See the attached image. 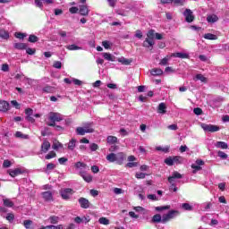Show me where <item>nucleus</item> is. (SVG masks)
Returning a JSON list of instances; mask_svg holds the SVG:
<instances>
[{"label": "nucleus", "mask_w": 229, "mask_h": 229, "mask_svg": "<svg viewBox=\"0 0 229 229\" xmlns=\"http://www.w3.org/2000/svg\"><path fill=\"white\" fill-rule=\"evenodd\" d=\"M77 135H85V133H94V123H83V127L76 128Z\"/></svg>", "instance_id": "1"}, {"label": "nucleus", "mask_w": 229, "mask_h": 229, "mask_svg": "<svg viewBox=\"0 0 229 229\" xmlns=\"http://www.w3.org/2000/svg\"><path fill=\"white\" fill-rule=\"evenodd\" d=\"M155 30H150L147 33V38L142 43L143 47H151L153 49V46H155Z\"/></svg>", "instance_id": "2"}, {"label": "nucleus", "mask_w": 229, "mask_h": 229, "mask_svg": "<svg viewBox=\"0 0 229 229\" xmlns=\"http://www.w3.org/2000/svg\"><path fill=\"white\" fill-rule=\"evenodd\" d=\"M48 119L50 122L47 123V126H56L55 123H60V121H64L62 114L58 113H50Z\"/></svg>", "instance_id": "3"}, {"label": "nucleus", "mask_w": 229, "mask_h": 229, "mask_svg": "<svg viewBox=\"0 0 229 229\" xmlns=\"http://www.w3.org/2000/svg\"><path fill=\"white\" fill-rule=\"evenodd\" d=\"M201 128L204 130V131H209L210 133H214V132L219 131V130H221V128L217 125L207 124V123H203L201 125Z\"/></svg>", "instance_id": "4"}, {"label": "nucleus", "mask_w": 229, "mask_h": 229, "mask_svg": "<svg viewBox=\"0 0 229 229\" xmlns=\"http://www.w3.org/2000/svg\"><path fill=\"white\" fill-rule=\"evenodd\" d=\"M205 165V162L201 159H198L195 164H192L191 169H193V171H192L193 174H196V173H198V171H201L200 165Z\"/></svg>", "instance_id": "5"}, {"label": "nucleus", "mask_w": 229, "mask_h": 229, "mask_svg": "<svg viewBox=\"0 0 229 229\" xmlns=\"http://www.w3.org/2000/svg\"><path fill=\"white\" fill-rule=\"evenodd\" d=\"M72 192H73L72 189L66 188L60 191L61 198L63 199H69L71 198V196H72Z\"/></svg>", "instance_id": "6"}, {"label": "nucleus", "mask_w": 229, "mask_h": 229, "mask_svg": "<svg viewBox=\"0 0 229 229\" xmlns=\"http://www.w3.org/2000/svg\"><path fill=\"white\" fill-rule=\"evenodd\" d=\"M183 15L185 17L186 22H193L194 21L195 17L191 9H186L183 12Z\"/></svg>", "instance_id": "7"}, {"label": "nucleus", "mask_w": 229, "mask_h": 229, "mask_svg": "<svg viewBox=\"0 0 229 229\" xmlns=\"http://www.w3.org/2000/svg\"><path fill=\"white\" fill-rule=\"evenodd\" d=\"M79 203L81 208H89L90 207V201L83 197L79 199Z\"/></svg>", "instance_id": "8"}, {"label": "nucleus", "mask_w": 229, "mask_h": 229, "mask_svg": "<svg viewBox=\"0 0 229 229\" xmlns=\"http://www.w3.org/2000/svg\"><path fill=\"white\" fill-rule=\"evenodd\" d=\"M182 178V176L180 173L174 172L172 174V176L168 177V182H169V183H174V180H180Z\"/></svg>", "instance_id": "9"}, {"label": "nucleus", "mask_w": 229, "mask_h": 229, "mask_svg": "<svg viewBox=\"0 0 229 229\" xmlns=\"http://www.w3.org/2000/svg\"><path fill=\"white\" fill-rule=\"evenodd\" d=\"M50 148L51 143L45 140L41 145V153H47Z\"/></svg>", "instance_id": "10"}, {"label": "nucleus", "mask_w": 229, "mask_h": 229, "mask_svg": "<svg viewBox=\"0 0 229 229\" xmlns=\"http://www.w3.org/2000/svg\"><path fill=\"white\" fill-rule=\"evenodd\" d=\"M79 174L87 182V183H90V182H92V175L87 174V172L81 171Z\"/></svg>", "instance_id": "11"}, {"label": "nucleus", "mask_w": 229, "mask_h": 229, "mask_svg": "<svg viewBox=\"0 0 229 229\" xmlns=\"http://www.w3.org/2000/svg\"><path fill=\"white\" fill-rule=\"evenodd\" d=\"M10 104L4 100H0V112H8Z\"/></svg>", "instance_id": "12"}, {"label": "nucleus", "mask_w": 229, "mask_h": 229, "mask_svg": "<svg viewBox=\"0 0 229 229\" xmlns=\"http://www.w3.org/2000/svg\"><path fill=\"white\" fill-rule=\"evenodd\" d=\"M79 13L80 15L87 17V15H89V7H87V5H80Z\"/></svg>", "instance_id": "13"}, {"label": "nucleus", "mask_w": 229, "mask_h": 229, "mask_svg": "<svg viewBox=\"0 0 229 229\" xmlns=\"http://www.w3.org/2000/svg\"><path fill=\"white\" fill-rule=\"evenodd\" d=\"M45 201H53V192L50 191L41 193Z\"/></svg>", "instance_id": "14"}, {"label": "nucleus", "mask_w": 229, "mask_h": 229, "mask_svg": "<svg viewBox=\"0 0 229 229\" xmlns=\"http://www.w3.org/2000/svg\"><path fill=\"white\" fill-rule=\"evenodd\" d=\"M8 173L10 176H12V178H15V176H19V174H22V170L21 168H16L13 170H9Z\"/></svg>", "instance_id": "15"}, {"label": "nucleus", "mask_w": 229, "mask_h": 229, "mask_svg": "<svg viewBox=\"0 0 229 229\" xmlns=\"http://www.w3.org/2000/svg\"><path fill=\"white\" fill-rule=\"evenodd\" d=\"M115 158L117 164H123V162H124V158H126V155L123 152H119L116 154Z\"/></svg>", "instance_id": "16"}, {"label": "nucleus", "mask_w": 229, "mask_h": 229, "mask_svg": "<svg viewBox=\"0 0 229 229\" xmlns=\"http://www.w3.org/2000/svg\"><path fill=\"white\" fill-rule=\"evenodd\" d=\"M157 112L158 114H166L167 106H165V103L162 102L158 105Z\"/></svg>", "instance_id": "17"}, {"label": "nucleus", "mask_w": 229, "mask_h": 229, "mask_svg": "<svg viewBox=\"0 0 229 229\" xmlns=\"http://www.w3.org/2000/svg\"><path fill=\"white\" fill-rule=\"evenodd\" d=\"M193 80H194V81H199L202 83H207L208 81L207 77L203 76V74H201V73H198Z\"/></svg>", "instance_id": "18"}, {"label": "nucleus", "mask_w": 229, "mask_h": 229, "mask_svg": "<svg viewBox=\"0 0 229 229\" xmlns=\"http://www.w3.org/2000/svg\"><path fill=\"white\" fill-rule=\"evenodd\" d=\"M168 216V219H174V217H177V216H180V211L178 210H170L169 212L166 213Z\"/></svg>", "instance_id": "19"}, {"label": "nucleus", "mask_w": 229, "mask_h": 229, "mask_svg": "<svg viewBox=\"0 0 229 229\" xmlns=\"http://www.w3.org/2000/svg\"><path fill=\"white\" fill-rule=\"evenodd\" d=\"M171 56H173V58H189V54L177 52L172 54Z\"/></svg>", "instance_id": "20"}, {"label": "nucleus", "mask_w": 229, "mask_h": 229, "mask_svg": "<svg viewBox=\"0 0 229 229\" xmlns=\"http://www.w3.org/2000/svg\"><path fill=\"white\" fill-rule=\"evenodd\" d=\"M106 142L107 144H109L110 146L114 145V144H117L118 142V140H117V137L115 136H108L106 138Z\"/></svg>", "instance_id": "21"}, {"label": "nucleus", "mask_w": 229, "mask_h": 229, "mask_svg": "<svg viewBox=\"0 0 229 229\" xmlns=\"http://www.w3.org/2000/svg\"><path fill=\"white\" fill-rule=\"evenodd\" d=\"M208 22H210L211 24H214V22H217L219 21V17L216 14H211L207 17Z\"/></svg>", "instance_id": "22"}, {"label": "nucleus", "mask_w": 229, "mask_h": 229, "mask_svg": "<svg viewBox=\"0 0 229 229\" xmlns=\"http://www.w3.org/2000/svg\"><path fill=\"white\" fill-rule=\"evenodd\" d=\"M215 146L220 149H228V143L225 141H217Z\"/></svg>", "instance_id": "23"}, {"label": "nucleus", "mask_w": 229, "mask_h": 229, "mask_svg": "<svg viewBox=\"0 0 229 229\" xmlns=\"http://www.w3.org/2000/svg\"><path fill=\"white\" fill-rule=\"evenodd\" d=\"M150 73L152 76H162V74H164V71L160 68H154L151 70Z\"/></svg>", "instance_id": "24"}, {"label": "nucleus", "mask_w": 229, "mask_h": 229, "mask_svg": "<svg viewBox=\"0 0 229 229\" xmlns=\"http://www.w3.org/2000/svg\"><path fill=\"white\" fill-rule=\"evenodd\" d=\"M103 57L105 60H107L108 62H115V57L114 55H112L110 53H103Z\"/></svg>", "instance_id": "25"}, {"label": "nucleus", "mask_w": 229, "mask_h": 229, "mask_svg": "<svg viewBox=\"0 0 229 229\" xmlns=\"http://www.w3.org/2000/svg\"><path fill=\"white\" fill-rule=\"evenodd\" d=\"M15 137H16L17 139H22V140H28V139H30V135L24 134V133H22L21 131H16V132H15Z\"/></svg>", "instance_id": "26"}, {"label": "nucleus", "mask_w": 229, "mask_h": 229, "mask_svg": "<svg viewBox=\"0 0 229 229\" xmlns=\"http://www.w3.org/2000/svg\"><path fill=\"white\" fill-rule=\"evenodd\" d=\"M171 58H173V56L171 55H166L165 57H164L160 63L159 65H168L169 64V60H171Z\"/></svg>", "instance_id": "27"}, {"label": "nucleus", "mask_w": 229, "mask_h": 229, "mask_svg": "<svg viewBox=\"0 0 229 229\" xmlns=\"http://www.w3.org/2000/svg\"><path fill=\"white\" fill-rule=\"evenodd\" d=\"M0 38H4V40H8L10 38V34L8 31L2 30H0Z\"/></svg>", "instance_id": "28"}, {"label": "nucleus", "mask_w": 229, "mask_h": 229, "mask_svg": "<svg viewBox=\"0 0 229 229\" xmlns=\"http://www.w3.org/2000/svg\"><path fill=\"white\" fill-rule=\"evenodd\" d=\"M74 148H76V139H72L68 143V149L73 151Z\"/></svg>", "instance_id": "29"}, {"label": "nucleus", "mask_w": 229, "mask_h": 229, "mask_svg": "<svg viewBox=\"0 0 229 229\" xmlns=\"http://www.w3.org/2000/svg\"><path fill=\"white\" fill-rule=\"evenodd\" d=\"M106 158L108 162H111V163L116 162V154L111 153L107 155Z\"/></svg>", "instance_id": "30"}, {"label": "nucleus", "mask_w": 229, "mask_h": 229, "mask_svg": "<svg viewBox=\"0 0 229 229\" xmlns=\"http://www.w3.org/2000/svg\"><path fill=\"white\" fill-rule=\"evenodd\" d=\"M152 223H162V215L156 214L152 217Z\"/></svg>", "instance_id": "31"}, {"label": "nucleus", "mask_w": 229, "mask_h": 229, "mask_svg": "<svg viewBox=\"0 0 229 229\" xmlns=\"http://www.w3.org/2000/svg\"><path fill=\"white\" fill-rule=\"evenodd\" d=\"M204 38H206V40H217V36L212 33H207L204 35Z\"/></svg>", "instance_id": "32"}, {"label": "nucleus", "mask_w": 229, "mask_h": 229, "mask_svg": "<svg viewBox=\"0 0 229 229\" xmlns=\"http://www.w3.org/2000/svg\"><path fill=\"white\" fill-rule=\"evenodd\" d=\"M14 47L15 49L22 50V49H27L28 45L25 43H15Z\"/></svg>", "instance_id": "33"}, {"label": "nucleus", "mask_w": 229, "mask_h": 229, "mask_svg": "<svg viewBox=\"0 0 229 229\" xmlns=\"http://www.w3.org/2000/svg\"><path fill=\"white\" fill-rule=\"evenodd\" d=\"M3 202L4 207H7L9 208H12V207H13V202L10 200V199H4Z\"/></svg>", "instance_id": "34"}, {"label": "nucleus", "mask_w": 229, "mask_h": 229, "mask_svg": "<svg viewBox=\"0 0 229 229\" xmlns=\"http://www.w3.org/2000/svg\"><path fill=\"white\" fill-rule=\"evenodd\" d=\"M118 62H120V64H122L123 65H130V64H131V60L126 59L124 57L118 59Z\"/></svg>", "instance_id": "35"}, {"label": "nucleus", "mask_w": 229, "mask_h": 229, "mask_svg": "<svg viewBox=\"0 0 229 229\" xmlns=\"http://www.w3.org/2000/svg\"><path fill=\"white\" fill-rule=\"evenodd\" d=\"M66 49H68L69 51H78L81 49V47L76 45H68L66 46Z\"/></svg>", "instance_id": "36"}, {"label": "nucleus", "mask_w": 229, "mask_h": 229, "mask_svg": "<svg viewBox=\"0 0 229 229\" xmlns=\"http://www.w3.org/2000/svg\"><path fill=\"white\" fill-rule=\"evenodd\" d=\"M98 223H99L100 225H110V220H109L108 218H106V217H100V218L98 219Z\"/></svg>", "instance_id": "37"}, {"label": "nucleus", "mask_w": 229, "mask_h": 229, "mask_svg": "<svg viewBox=\"0 0 229 229\" xmlns=\"http://www.w3.org/2000/svg\"><path fill=\"white\" fill-rule=\"evenodd\" d=\"M169 208H171V206H159V207H156V210L157 212H162L164 210H169Z\"/></svg>", "instance_id": "38"}, {"label": "nucleus", "mask_w": 229, "mask_h": 229, "mask_svg": "<svg viewBox=\"0 0 229 229\" xmlns=\"http://www.w3.org/2000/svg\"><path fill=\"white\" fill-rule=\"evenodd\" d=\"M56 157V152L55 151H50L46 157V160H51V158H55Z\"/></svg>", "instance_id": "39"}, {"label": "nucleus", "mask_w": 229, "mask_h": 229, "mask_svg": "<svg viewBox=\"0 0 229 229\" xmlns=\"http://www.w3.org/2000/svg\"><path fill=\"white\" fill-rule=\"evenodd\" d=\"M53 149H60V148H64V145L60 141H55L52 145Z\"/></svg>", "instance_id": "40"}, {"label": "nucleus", "mask_w": 229, "mask_h": 229, "mask_svg": "<svg viewBox=\"0 0 229 229\" xmlns=\"http://www.w3.org/2000/svg\"><path fill=\"white\" fill-rule=\"evenodd\" d=\"M169 221H171V220H170V218H169V216H168L167 214H165V215H163V216H161V223H162L163 225H165V223H169Z\"/></svg>", "instance_id": "41"}, {"label": "nucleus", "mask_w": 229, "mask_h": 229, "mask_svg": "<svg viewBox=\"0 0 229 229\" xmlns=\"http://www.w3.org/2000/svg\"><path fill=\"white\" fill-rule=\"evenodd\" d=\"M172 158H173V162H174V164H182V157H180V156H174V157H172Z\"/></svg>", "instance_id": "42"}, {"label": "nucleus", "mask_w": 229, "mask_h": 229, "mask_svg": "<svg viewBox=\"0 0 229 229\" xmlns=\"http://www.w3.org/2000/svg\"><path fill=\"white\" fill-rule=\"evenodd\" d=\"M29 42L35 44V42H38V37L35 35H30L29 37Z\"/></svg>", "instance_id": "43"}, {"label": "nucleus", "mask_w": 229, "mask_h": 229, "mask_svg": "<svg viewBox=\"0 0 229 229\" xmlns=\"http://www.w3.org/2000/svg\"><path fill=\"white\" fill-rule=\"evenodd\" d=\"M217 156L222 158V160H226L228 158V155L221 150L217 152Z\"/></svg>", "instance_id": "44"}, {"label": "nucleus", "mask_w": 229, "mask_h": 229, "mask_svg": "<svg viewBox=\"0 0 229 229\" xmlns=\"http://www.w3.org/2000/svg\"><path fill=\"white\" fill-rule=\"evenodd\" d=\"M165 164H166V165H174V161H173V157H168L165 159Z\"/></svg>", "instance_id": "45"}, {"label": "nucleus", "mask_w": 229, "mask_h": 229, "mask_svg": "<svg viewBox=\"0 0 229 229\" xmlns=\"http://www.w3.org/2000/svg\"><path fill=\"white\" fill-rule=\"evenodd\" d=\"M182 208H183V210L191 211L192 210V206H191L189 203H183L182 204Z\"/></svg>", "instance_id": "46"}, {"label": "nucleus", "mask_w": 229, "mask_h": 229, "mask_svg": "<svg viewBox=\"0 0 229 229\" xmlns=\"http://www.w3.org/2000/svg\"><path fill=\"white\" fill-rule=\"evenodd\" d=\"M31 225H33V221L31 220H25L23 222V225L25 226L26 229L31 228Z\"/></svg>", "instance_id": "47"}, {"label": "nucleus", "mask_w": 229, "mask_h": 229, "mask_svg": "<svg viewBox=\"0 0 229 229\" xmlns=\"http://www.w3.org/2000/svg\"><path fill=\"white\" fill-rule=\"evenodd\" d=\"M6 219L7 221H9V223H13V220L15 219V216L13 213H9L6 216Z\"/></svg>", "instance_id": "48"}, {"label": "nucleus", "mask_w": 229, "mask_h": 229, "mask_svg": "<svg viewBox=\"0 0 229 229\" xmlns=\"http://www.w3.org/2000/svg\"><path fill=\"white\" fill-rule=\"evenodd\" d=\"M172 3L179 6H183V4H185V0H172Z\"/></svg>", "instance_id": "49"}, {"label": "nucleus", "mask_w": 229, "mask_h": 229, "mask_svg": "<svg viewBox=\"0 0 229 229\" xmlns=\"http://www.w3.org/2000/svg\"><path fill=\"white\" fill-rule=\"evenodd\" d=\"M157 151H163V153H169V147L162 148V147H157Z\"/></svg>", "instance_id": "50"}, {"label": "nucleus", "mask_w": 229, "mask_h": 229, "mask_svg": "<svg viewBox=\"0 0 229 229\" xmlns=\"http://www.w3.org/2000/svg\"><path fill=\"white\" fill-rule=\"evenodd\" d=\"M135 177L138 180H144V178H146V174H144V173H136Z\"/></svg>", "instance_id": "51"}, {"label": "nucleus", "mask_w": 229, "mask_h": 229, "mask_svg": "<svg viewBox=\"0 0 229 229\" xmlns=\"http://www.w3.org/2000/svg\"><path fill=\"white\" fill-rule=\"evenodd\" d=\"M54 90V88L52 86H45L43 88V92H47V93H51Z\"/></svg>", "instance_id": "52"}, {"label": "nucleus", "mask_w": 229, "mask_h": 229, "mask_svg": "<svg viewBox=\"0 0 229 229\" xmlns=\"http://www.w3.org/2000/svg\"><path fill=\"white\" fill-rule=\"evenodd\" d=\"M193 114H195V115H201V114H203V110L199 107H195L193 109Z\"/></svg>", "instance_id": "53"}, {"label": "nucleus", "mask_w": 229, "mask_h": 229, "mask_svg": "<svg viewBox=\"0 0 229 229\" xmlns=\"http://www.w3.org/2000/svg\"><path fill=\"white\" fill-rule=\"evenodd\" d=\"M53 67L55 69H62V62L60 61H55L54 62V64H53Z\"/></svg>", "instance_id": "54"}, {"label": "nucleus", "mask_w": 229, "mask_h": 229, "mask_svg": "<svg viewBox=\"0 0 229 229\" xmlns=\"http://www.w3.org/2000/svg\"><path fill=\"white\" fill-rule=\"evenodd\" d=\"M89 149H90V151H98V149H99V146H98V144H96V143H92L89 146Z\"/></svg>", "instance_id": "55"}, {"label": "nucleus", "mask_w": 229, "mask_h": 229, "mask_svg": "<svg viewBox=\"0 0 229 229\" xmlns=\"http://www.w3.org/2000/svg\"><path fill=\"white\" fill-rule=\"evenodd\" d=\"M81 167H87V165L83 162L79 161L75 164V168L80 169Z\"/></svg>", "instance_id": "56"}, {"label": "nucleus", "mask_w": 229, "mask_h": 229, "mask_svg": "<svg viewBox=\"0 0 229 229\" xmlns=\"http://www.w3.org/2000/svg\"><path fill=\"white\" fill-rule=\"evenodd\" d=\"M147 198L152 201H158V198L155 194H148Z\"/></svg>", "instance_id": "57"}, {"label": "nucleus", "mask_w": 229, "mask_h": 229, "mask_svg": "<svg viewBox=\"0 0 229 229\" xmlns=\"http://www.w3.org/2000/svg\"><path fill=\"white\" fill-rule=\"evenodd\" d=\"M1 71H3L4 72H8V71H10V66L6 64H2Z\"/></svg>", "instance_id": "58"}, {"label": "nucleus", "mask_w": 229, "mask_h": 229, "mask_svg": "<svg viewBox=\"0 0 229 229\" xmlns=\"http://www.w3.org/2000/svg\"><path fill=\"white\" fill-rule=\"evenodd\" d=\"M117 149H119V146L115 144L111 145V147L109 148V151L111 153H114V151H117Z\"/></svg>", "instance_id": "59"}, {"label": "nucleus", "mask_w": 229, "mask_h": 229, "mask_svg": "<svg viewBox=\"0 0 229 229\" xmlns=\"http://www.w3.org/2000/svg\"><path fill=\"white\" fill-rule=\"evenodd\" d=\"M102 46H103V47H105V49H110L111 44H110L109 41L105 40V41L102 42Z\"/></svg>", "instance_id": "60"}, {"label": "nucleus", "mask_w": 229, "mask_h": 229, "mask_svg": "<svg viewBox=\"0 0 229 229\" xmlns=\"http://www.w3.org/2000/svg\"><path fill=\"white\" fill-rule=\"evenodd\" d=\"M49 220L52 225H56L58 223V216H50Z\"/></svg>", "instance_id": "61"}, {"label": "nucleus", "mask_w": 229, "mask_h": 229, "mask_svg": "<svg viewBox=\"0 0 229 229\" xmlns=\"http://www.w3.org/2000/svg\"><path fill=\"white\" fill-rule=\"evenodd\" d=\"M55 167H56V165H55L53 163H49V164L47 165V169L48 171H53Z\"/></svg>", "instance_id": "62"}, {"label": "nucleus", "mask_w": 229, "mask_h": 229, "mask_svg": "<svg viewBox=\"0 0 229 229\" xmlns=\"http://www.w3.org/2000/svg\"><path fill=\"white\" fill-rule=\"evenodd\" d=\"M37 52V50L35 48H27L26 49V53L27 55H35V53Z\"/></svg>", "instance_id": "63"}, {"label": "nucleus", "mask_w": 229, "mask_h": 229, "mask_svg": "<svg viewBox=\"0 0 229 229\" xmlns=\"http://www.w3.org/2000/svg\"><path fill=\"white\" fill-rule=\"evenodd\" d=\"M15 37H16V38L23 39L26 37V34L17 32V33H15Z\"/></svg>", "instance_id": "64"}]
</instances>
